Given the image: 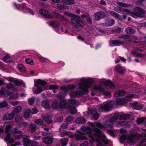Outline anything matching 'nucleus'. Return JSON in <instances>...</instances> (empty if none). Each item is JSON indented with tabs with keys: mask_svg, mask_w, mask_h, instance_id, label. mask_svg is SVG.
Here are the masks:
<instances>
[{
	"mask_svg": "<svg viewBox=\"0 0 146 146\" xmlns=\"http://www.w3.org/2000/svg\"><path fill=\"white\" fill-rule=\"evenodd\" d=\"M41 106L45 109H49L50 107L48 100H45L42 101L41 104Z\"/></svg>",
	"mask_w": 146,
	"mask_h": 146,
	"instance_id": "aec40b11",
	"label": "nucleus"
},
{
	"mask_svg": "<svg viewBox=\"0 0 146 146\" xmlns=\"http://www.w3.org/2000/svg\"><path fill=\"white\" fill-rule=\"evenodd\" d=\"M126 11L129 15L135 19L143 18L145 13V11L143 9L138 7H134L132 11L128 10Z\"/></svg>",
	"mask_w": 146,
	"mask_h": 146,
	"instance_id": "f257e3e1",
	"label": "nucleus"
},
{
	"mask_svg": "<svg viewBox=\"0 0 146 146\" xmlns=\"http://www.w3.org/2000/svg\"><path fill=\"white\" fill-rule=\"evenodd\" d=\"M20 124L22 127H26L28 126L29 124L27 122L25 121H23Z\"/></svg>",
	"mask_w": 146,
	"mask_h": 146,
	"instance_id": "0e129e2a",
	"label": "nucleus"
},
{
	"mask_svg": "<svg viewBox=\"0 0 146 146\" xmlns=\"http://www.w3.org/2000/svg\"><path fill=\"white\" fill-rule=\"evenodd\" d=\"M7 133V134L5 139V140L6 141H8L11 137V134L9 132Z\"/></svg>",
	"mask_w": 146,
	"mask_h": 146,
	"instance_id": "69168bd1",
	"label": "nucleus"
},
{
	"mask_svg": "<svg viewBox=\"0 0 146 146\" xmlns=\"http://www.w3.org/2000/svg\"><path fill=\"white\" fill-rule=\"evenodd\" d=\"M3 126L5 127V133H7L9 132V130L12 127L11 123L9 121H7L4 123Z\"/></svg>",
	"mask_w": 146,
	"mask_h": 146,
	"instance_id": "4468645a",
	"label": "nucleus"
},
{
	"mask_svg": "<svg viewBox=\"0 0 146 146\" xmlns=\"http://www.w3.org/2000/svg\"><path fill=\"white\" fill-rule=\"evenodd\" d=\"M69 139L68 138H64L60 140L61 146H66L67 144V141Z\"/></svg>",
	"mask_w": 146,
	"mask_h": 146,
	"instance_id": "2f4dec72",
	"label": "nucleus"
},
{
	"mask_svg": "<svg viewBox=\"0 0 146 146\" xmlns=\"http://www.w3.org/2000/svg\"><path fill=\"white\" fill-rule=\"evenodd\" d=\"M115 69L120 74H123L126 70L125 67H122L119 64L115 67Z\"/></svg>",
	"mask_w": 146,
	"mask_h": 146,
	"instance_id": "f8f14e48",
	"label": "nucleus"
},
{
	"mask_svg": "<svg viewBox=\"0 0 146 146\" xmlns=\"http://www.w3.org/2000/svg\"><path fill=\"white\" fill-rule=\"evenodd\" d=\"M37 88L35 91V94H38L41 92L43 89L42 88V87L41 86H37L36 87Z\"/></svg>",
	"mask_w": 146,
	"mask_h": 146,
	"instance_id": "49530a36",
	"label": "nucleus"
},
{
	"mask_svg": "<svg viewBox=\"0 0 146 146\" xmlns=\"http://www.w3.org/2000/svg\"><path fill=\"white\" fill-rule=\"evenodd\" d=\"M104 84L105 86L108 87L113 88H115V86L110 80H107L105 81Z\"/></svg>",
	"mask_w": 146,
	"mask_h": 146,
	"instance_id": "393cba45",
	"label": "nucleus"
},
{
	"mask_svg": "<svg viewBox=\"0 0 146 146\" xmlns=\"http://www.w3.org/2000/svg\"><path fill=\"white\" fill-rule=\"evenodd\" d=\"M127 139V136L125 135H121L119 139V141L121 143H123V142L125 140Z\"/></svg>",
	"mask_w": 146,
	"mask_h": 146,
	"instance_id": "8fccbe9b",
	"label": "nucleus"
},
{
	"mask_svg": "<svg viewBox=\"0 0 146 146\" xmlns=\"http://www.w3.org/2000/svg\"><path fill=\"white\" fill-rule=\"evenodd\" d=\"M49 88L50 90H52L54 93H55L56 92V90L58 88V87L57 86L54 85L50 86H49Z\"/></svg>",
	"mask_w": 146,
	"mask_h": 146,
	"instance_id": "a18cd8bd",
	"label": "nucleus"
},
{
	"mask_svg": "<svg viewBox=\"0 0 146 146\" xmlns=\"http://www.w3.org/2000/svg\"><path fill=\"white\" fill-rule=\"evenodd\" d=\"M145 118L141 117L137 119V122L138 124H141L145 121Z\"/></svg>",
	"mask_w": 146,
	"mask_h": 146,
	"instance_id": "5fc2aeb1",
	"label": "nucleus"
},
{
	"mask_svg": "<svg viewBox=\"0 0 146 146\" xmlns=\"http://www.w3.org/2000/svg\"><path fill=\"white\" fill-rule=\"evenodd\" d=\"M7 105V102L6 101H4L0 103V108H4L6 107Z\"/></svg>",
	"mask_w": 146,
	"mask_h": 146,
	"instance_id": "603ef678",
	"label": "nucleus"
},
{
	"mask_svg": "<svg viewBox=\"0 0 146 146\" xmlns=\"http://www.w3.org/2000/svg\"><path fill=\"white\" fill-rule=\"evenodd\" d=\"M86 20L87 22L89 24H92V18L90 16V15H88L87 16V17H86Z\"/></svg>",
	"mask_w": 146,
	"mask_h": 146,
	"instance_id": "3c124183",
	"label": "nucleus"
},
{
	"mask_svg": "<svg viewBox=\"0 0 146 146\" xmlns=\"http://www.w3.org/2000/svg\"><path fill=\"white\" fill-rule=\"evenodd\" d=\"M49 25L53 28H58L60 25V23L57 21H54L51 22Z\"/></svg>",
	"mask_w": 146,
	"mask_h": 146,
	"instance_id": "bb28decb",
	"label": "nucleus"
},
{
	"mask_svg": "<svg viewBox=\"0 0 146 146\" xmlns=\"http://www.w3.org/2000/svg\"><path fill=\"white\" fill-rule=\"evenodd\" d=\"M115 23V20L113 19H110L107 21L106 24L108 27L112 26Z\"/></svg>",
	"mask_w": 146,
	"mask_h": 146,
	"instance_id": "473e14b6",
	"label": "nucleus"
},
{
	"mask_svg": "<svg viewBox=\"0 0 146 146\" xmlns=\"http://www.w3.org/2000/svg\"><path fill=\"white\" fill-rule=\"evenodd\" d=\"M39 12L40 14L44 16L46 18H59L60 17L59 13L55 12H50L45 9H42L40 10Z\"/></svg>",
	"mask_w": 146,
	"mask_h": 146,
	"instance_id": "7ed1b4c3",
	"label": "nucleus"
},
{
	"mask_svg": "<svg viewBox=\"0 0 146 146\" xmlns=\"http://www.w3.org/2000/svg\"><path fill=\"white\" fill-rule=\"evenodd\" d=\"M15 115V114L12 112L5 114L3 116V118L5 120H11L14 118Z\"/></svg>",
	"mask_w": 146,
	"mask_h": 146,
	"instance_id": "dca6fc26",
	"label": "nucleus"
},
{
	"mask_svg": "<svg viewBox=\"0 0 146 146\" xmlns=\"http://www.w3.org/2000/svg\"><path fill=\"white\" fill-rule=\"evenodd\" d=\"M18 68L19 70L21 72H26V70L22 65L21 64L19 65L18 66Z\"/></svg>",
	"mask_w": 146,
	"mask_h": 146,
	"instance_id": "09e8293b",
	"label": "nucleus"
},
{
	"mask_svg": "<svg viewBox=\"0 0 146 146\" xmlns=\"http://www.w3.org/2000/svg\"><path fill=\"white\" fill-rule=\"evenodd\" d=\"M129 105L133 108V109L136 110H141L143 108V105L142 104H138L137 101H134L133 103H131Z\"/></svg>",
	"mask_w": 146,
	"mask_h": 146,
	"instance_id": "9b49d317",
	"label": "nucleus"
},
{
	"mask_svg": "<svg viewBox=\"0 0 146 146\" xmlns=\"http://www.w3.org/2000/svg\"><path fill=\"white\" fill-rule=\"evenodd\" d=\"M106 16L105 13L103 11L96 12L94 14V19L95 21H98L104 18Z\"/></svg>",
	"mask_w": 146,
	"mask_h": 146,
	"instance_id": "9d476101",
	"label": "nucleus"
},
{
	"mask_svg": "<svg viewBox=\"0 0 146 146\" xmlns=\"http://www.w3.org/2000/svg\"><path fill=\"white\" fill-rule=\"evenodd\" d=\"M127 142L130 145H134L135 143V141L132 136H130L128 138Z\"/></svg>",
	"mask_w": 146,
	"mask_h": 146,
	"instance_id": "f704fd0d",
	"label": "nucleus"
},
{
	"mask_svg": "<svg viewBox=\"0 0 146 146\" xmlns=\"http://www.w3.org/2000/svg\"><path fill=\"white\" fill-rule=\"evenodd\" d=\"M75 137L76 140V141H78L82 140H86L87 139L86 137L78 134H76L75 135Z\"/></svg>",
	"mask_w": 146,
	"mask_h": 146,
	"instance_id": "5701e85b",
	"label": "nucleus"
},
{
	"mask_svg": "<svg viewBox=\"0 0 146 146\" xmlns=\"http://www.w3.org/2000/svg\"><path fill=\"white\" fill-rule=\"evenodd\" d=\"M66 102L64 100H62L59 103V108L61 109L65 108L67 106Z\"/></svg>",
	"mask_w": 146,
	"mask_h": 146,
	"instance_id": "cd10ccee",
	"label": "nucleus"
},
{
	"mask_svg": "<svg viewBox=\"0 0 146 146\" xmlns=\"http://www.w3.org/2000/svg\"><path fill=\"white\" fill-rule=\"evenodd\" d=\"M102 131L97 128H94L92 135L96 138L97 142L101 141V139L102 138H105L106 137L105 135L102 134Z\"/></svg>",
	"mask_w": 146,
	"mask_h": 146,
	"instance_id": "20e7f679",
	"label": "nucleus"
},
{
	"mask_svg": "<svg viewBox=\"0 0 146 146\" xmlns=\"http://www.w3.org/2000/svg\"><path fill=\"white\" fill-rule=\"evenodd\" d=\"M96 126L101 129H102L103 128H105V126L102 125L101 123L100 122L97 123L96 124Z\"/></svg>",
	"mask_w": 146,
	"mask_h": 146,
	"instance_id": "bf43d9fd",
	"label": "nucleus"
},
{
	"mask_svg": "<svg viewBox=\"0 0 146 146\" xmlns=\"http://www.w3.org/2000/svg\"><path fill=\"white\" fill-rule=\"evenodd\" d=\"M64 14L68 17H73L71 18V21L77 26L80 27H83L84 26V24L80 20L79 16L67 12H65Z\"/></svg>",
	"mask_w": 146,
	"mask_h": 146,
	"instance_id": "f03ea898",
	"label": "nucleus"
},
{
	"mask_svg": "<svg viewBox=\"0 0 146 146\" xmlns=\"http://www.w3.org/2000/svg\"><path fill=\"white\" fill-rule=\"evenodd\" d=\"M23 145L25 146H29L31 144V141L26 138H24L23 140Z\"/></svg>",
	"mask_w": 146,
	"mask_h": 146,
	"instance_id": "7c9ffc66",
	"label": "nucleus"
},
{
	"mask_svg": "<svg viewBox=\"0 0 146 146\" xmlns=\"http://www.w3.org/2000/svg\"><path fill=\"white\" fill-rule=\"evenodd\" d=\"M111 43L113 44V46H111V44H110V46H118L121 44H123L125 42L123 41H120L118 40H113L111 41Z\"/></svg>",
	"mask_w": 146,
	"mask_h": 146,
	"instance_id": "6ab92c4d",
	"label": "nucleus"
},
{
	"mask_svg": "<svg viewBox=\"0 0 146 146\" xmlns=\"http://www.w3.org/2000/svg\"><path fill=\"white\" fill-rule=\"evenodd\" d=\"M76 123L78 124H84L86 122V120L85 118L83 117H80L76 119L75 120Z\"/></svg>",
	"mask_w": 146,
	"mask_h": 146,
	"instance_id": "412c9836",
	"label": "nucleus"
},
{
	"mask_svg": "<svg viewBox=\"0 0 146 146\" xmlns=\"http://www.w3.org/2000/svg\"><path fill=\"white\" fill-rule=\"evenodd\" d=\"M29 127L31 129V132L33 133L36 131V125L34 124H31L30 125Z\"/></svg>",
	"mask_w": 146,
	"mask_h": 146,
	"instance_id": "58836bf2",
	"label": "nucleus"
},
{
	"mask_svg": "<svg viewBox=\"0 0 146 146\" xmlns=\"http://www.w3.org/2000/svg\"><path fill=\"white\" fill-rule=\"evenodd\" d=\"M64 1V2L66 4L68 5H71L74 3V0H63Z\"/></svg>",
	"mask_w": 146,
	"mask_h": 146,
	"instance_id": "864d4df0",
	"label": "nucleus"
},
{
	"mask_svg": "<svg viewBox=\"0 0 146 146\" xmlns=\"http://www.w3.org/2000/svg\"><path fill=\"white\" fill-rule=\"evenodd\" d=\"M42 141L43 143L45 144H51L53 142V139L49 137H46L42 138Z\"/></svg>",
	"mask_w": 146,
	"mask_h": 146,
	"instance_id": "ddd939ff",
	"label": "nucleus"
},
{
	"mask_svg": "<svg viewBox=\"0 0 146 146\" xmlns=\"http://www.w3.org/2000/svg\"><path fill=\"white\" fill-rule=\"evenodd\" d=\"M94 88L95 90H98L100 92H103V94L106 96H110L111 95V93L110 92L104 91V89L99 85L95 86Z\"/></svg>",
	"mask_w": 146,
	"mask_h": 146,
	"instance_id": "1a4fd4ad",
	"label": "nucleus"
},
{
	"mask_svg": "<svg viewBox=\"0 0 146 146\" xmlns=\"http://www.w3.org/2000/svg\"><path fill=\"white\" fill-rule=\"evenodd\" d=\"M132 137L133 138L134 137L135 139L139 140L142 137L145 136L143 133L141 134L136 133L133 134Z\"/></svg>",
	"mask_w": 146,
	"mask_h": 146,
	"instance_id": "c85d7f7f",
	"label": "nucleus"
},
{
	"mask_svg": "<svg viewBox=\"0 0 146 146\" xmlns=\"http://www.w3.org/2000/svg\"><path fill=\"white\" fill-rule=\"evenodd\" d=\"M73 117L70 116L67 117L66 119V122L68 124L71 123L73 121Z\"/></svg>",
	"mask_w": 146,
	"mask_h": 146,
	"instance_id": "de8ad7c7",
	"label": "nucleus"
},
{
	"mask_svg": "<svg viewBox=\"0 0 146 146\" xmlns=\"http://www.w3.org/2000/svg\"><path fill=\"white\" fill-rule=\"evenodd\" d=\"M31 113V111L29 110H26L24 114L23 117L25 118H27L29 117Z\"/></svg>",
	"mask_w": 146,
	"mask_h": 146,
	"instance_id": "79ce46f5",
	"label": "nucleus"
},
{
	"mask_svg": "<svg viewBox=\"0 0 146 146\" xmlns=\"http://www.w3.org/2000/svg\"><path fill=\"white\" fill-rule=\"evenodd\" d=\"M78 86L81 90H82V89H84L86 90L87 92H88V88L86 87V86L84 85V84L82 83H79L78 84Z\"/></svg>",
	"mask_w": 146,
	"mask_h": 146,
	"instance_id": "a19ab883",
	"label": "nucleus"
},
{
	"mask_svg": "<svg viewBox=\"0 0 146 146\" xmlns=\"http://www.w3.org/2000/svg\"><path fill=\"white\" fill-rule=\"evenodd\" d=\"M128 123V121H122L117 122L116 123V124L118 125H120L123 126L127 124Z\"/></svg>",
	"mask_w": 146,
	"mask_h": 146,
	"instance_id": "37998d69",
	"label": "nucleus"
},
{
	"mask_svg": "<svg viewBox=\"0 0 146 146\" xmlns=\"http://www.w3.org/2000/svg\"><path fill=\"white\" fill-rule=\"evenodd\" d=\"M35 99L34 97H32L30 98H29L28 100L29 104L30 105H33Z\"/></svg>",
	"mask_w": 146,
	"mask_h": 146,
	"instance_id": "13d9d810",
	"label": "nucleus"
},
{
	"mask_svg": "<svg viewBox=\"0 0 146 146\" xmlns=\"http://www.w3.org/2000/svg\"><path fill=\"white\" fill-rule=\"evenodd\" d=\"M67 123H63L61 126V127L64 129H66L68 128V125Z\"/></svg>",
	"mask_w": 146,
	"mask_h": 146,
	"instance_id": "774afa93",
	"label": "nucleus"
},
{
	"mask_svg": "<svg viewBox=\"0 0 146 146\" xmlns=\"http://www.w3.org/2000/svg\"><path fill=\"white\" fill-rule=\"evenodd\" d=\"M94 81L92 79H88L86 80V81L85 84H86V87L88 88H90V85L93 83Z\"/></svg>",
	"mask_w": 146,
	"mask_h": 146,
	"instance_id": "e433bc0d",
	"label": "nucleus"
},
{
	"mask_svg": "<svg viewBox=\"0 0 146 146\" xmlns=\"http://www.w3.org/2000/svg\"><path fill=\"white\" fill-rule=\"evenodd\" d=\"M121 31V28L117 27V28L114 29L113 30L112 32L113 33H120Z\"/></svg>",
	"mask_w": 146,
	"mask_h": 146,
	"instance_id": "e2e57ef3",
	"label": "nucleus"
},
{
	"mask_svg": "<svg viewBox=\"0 0 146 146\" xmlns=\"http://www.w3.org/2000/svg\"><path fill=\"white\" fill-rule=\"evenodd\" d=\"M35 122L38 125H41L43 123V121L41 119H37L35 120Z\"/></svg>",
	"mask_w": 146,
	"mask_h": 146,
	"instance_id": "4d7b16f0",
	"label": "nucleus"
},
{
	"mask_svg": "<svg viewBox=\"0 0 146 146\" xmlns=\"http://www.w3.org/2000/svg\"><path fill=\"white\" fill-rule=\"evenodd\" d=\"M132 53L135 54V56H139V57H142L144 56L143 54L142 53H139L136 52H134L133 53V52Z\"/></svg>",
	"mask_w": 146,
	"mask_h": 146,
	"instance_id": "338daca9",
	"label": "nucleus"
},
{
	"mask_svg": "<svg viewBox=\"0 0 146 146\" xmlns=\"http://www.w3.org/2000/svg\"><path fill=\"white\" fill-rule=\"evenodd\" d=\"M22 108L20 106H18L14 109L13 112L15 114H17L19 113L21 110Z\"/></svg>",
	"mask_w": 146,
	"mask_h": 146,
	"instance_id": "4c0bfd02",
	"label": "nucleus"
},
{
	"mask_svg": "<svg viewBox=\"0 0 146 146\" xmlns=\"http://www.w3.org/2000/svg\"><path fill=\"white\" fill-rule=\"evenodd\" d=\"M119 116V114L118 113H115L114 116L110 118V120L109 121H106V125L111 128H112L114 122H115L118 119Z\"/></svg>",
	"mask_w": 146,
	"mask_h": 146,
	"instance_id": "6e6552de",
	"label": "nucleus"
},
{
	"mask_svg": "<svg viewBox=\"0 0 146 146\" xmlns=\"http://www.w3.org/2000/svg\"><path fill=\"white\" fill-rule=\"evenodd\" d=\"M23 83V81H20L18 80H15L14 81V84L17 86H20Z\"/></svg>",
	"mask_w": 146,
	"mask_h": 146,
	"instance_id": "6e6d98bb",
	"label": "nucleus"
},
{
	"mask_svg": "<svg viewBox=\"0 0 146 146\" xmlns=\"http://www.w3.org/2000/svg\"><path fill=\"white\" fill-rule=\"evenodd\" d=\"M126 93L125 92L123 91L119 90L116 92V94L117 96H123L126 94Z\"/></svg>",
	"mask_w": 146,
	"mask_h": 146,
	"instance_id": "c03bdc74",
	"label": "nucleus"
},
{
	"mask_svg": "<svg viewBox=\"0 0 146 146\" xmlns=\"http://www.w3.org/2000/svg\"><path fill=\"white\" fill-rule=\"evenodd\" d=\"M86 91L87 90L86 89H82L80 91H76L75 93V95L77 97H79L81 96L84 95L85 93L88 92H87Z\"/></svg>",
	"mask_w": 146,
	"mask_h": 146,
	"instance_id": "4be33fe9",
	"label": "nucleus"
},
{
	"mask_svg": "<svg viewBox=\"0 0 146 146\" xmlns=\"http://www.w3.org/2000/svg\"><path fill=\"white\" fill-rule=\"evenodd\" d=\"M51 107L54 109H58L59 108V101L57 99L54 100L52 102L51 105Z\"/></svg>",
	"mask_w": 146,
	"mask_h": 146,
	"instance_id": "a211bd4d",
	"label": "nucleus"
},
{
	"mask_svg": "<svg viewBox=\"0 0 146 146\" xmlns=\"http://www.w3.org/2000/svg\"><path fill=\"white\" fill-rule=\"evenodd\" d=\"M110 13L111 14V16L113 17H115L116 18L118 19L119 20H122V17L115 12L113 11H111L110 12Z\"/></svg>",
	"mask_w": 146,
	"mask_h": 146,
	"instance_id": "b1692460",
	"label": "nucleus"
},
{
	"mask_svg": "<svg viewBox=\"0 0 146 146\" xmlns=\"http://www.w3.org/2000/svg\"><path fill=\"white\" fill-rule=\"evenodd\" d=\"M114 105L113 102L110 101L106 102L103 105H101L100 108L102 111L105 112L108 111L112 109Z\"/></svg>",
	"mask_w": 146,
	"mask_h": 146,
	"instance_id": "39448f33",
	"label": "nucleus"
},
{
	"mask_svg": "<svg viewBox=\"0 0 146 146\" xmlns=\"http://www.w3.org/2000/svg\"><path fill=\"white\" fill-rule=\"evenodd\" d=\"M14 6L17 9H21L25 10L28 13H31L33 15L34 14V12L33 10L31 8L27 7L25 3H23L22 5L17 4L15 3H13Z\"/></svg>",
	"mask_w": 146,
	"mask_h": 146,
	"instance_id": "0eeeda50",
	"label": "nucleus"
},
{
	"mask_svg": "<svg viewBox=\"0 0 146 146\" xmlns=\"http://www.w3.org/2000/svg\"><path fill=\"white\" fill-rule=\"evenodd\" d=\"M119 37L120 38L128 39L129 38L130 35H120Z\"/></svg>",
	"mask_w": 146,
	"mask_h": 146,
	"instance_id": "680f3d73",
	"label": "nucleus"
},
{
	"mask_svg": "<svg viewBox=\"0 0 146 146\" xmlns=\"http://www.w3.org/2000/svg\"><path fill=\"white\" fill-rule=\"evenodd\" d=\"M68 107L71 114H74L76 113L77 111L75 107L74 106L68 105Z\"/></svg>",
	"mask_w": 146,
	"mask_h": 146,
	"instance_id": "a878e982",
	"label": "nucleus"
},
{
	"mask_svg": "<svg viewBox=\"0 0 146 146\" xmlns=\"http://www.w3.org/2000/svg\"><path fill=\"white\" fill-rule=\"evenodd\" d=\"M92 115L93 119L95 120H97L99 117V115L97 112L94 114Z\"/></svg>",
	"mask_w": 146,
	"mask_h": 146,
	"instance_id": "052dcab7",
	"label": "nucleus"
},
{
	"mask_svg": "<svg viewBox=\"0 0 146 146\" xmlns=\"http://www.w3.org/2000/svg\"><path fill=\"white\" fill-rule=\"evenodd\" d=\"M25 61L26 63L30 65H34L35 63L33 59L31 58H26Z\"/></svg>",
	"mask_w": 146,
	"mask_h": 146,
	"instance_id": "c9c22d12",
	"label": "nucleus"
},
{
	"mask_svg": "<svg viewBox=\"0 0 146 146\" xmlns=\"http://www.w3.org/2000/svg\"><path fill=\"white\" fill-rule=\"evenodd\" d=\"M125 31L127 34H132L135 32V30L133 29L130 27L126 28Z\"/></svg>",
	"mask_w": 146,
	"mask_h": 146,
	"instance_id": "ea45409f",
	"label": "nucleus"
},
{
	"mask_svg": "<svg viewBox=\"0 0 146 146\" xmlns=\"http://www.w3.org/2000/svg\"><path fill=\"white\" fill-rule=\"evenodd\" d=\"M81 131L88 134V137L93 141H94L95 139L92 135L94 130L89 126L86 127L82 126L81 128Z\"/></svg>",
	"mask_w": 146,
	"mask_h": 146,
	"instance_id": "423d86ee",
	"label": "nucleus"
},
{
	"mask_svg": "<svg viewBox=\"0 0 146 146\" xmlns=\"http://www.w3.org/2000/svg\"><path fill=\"white\" fill-rule=\"evenodd\" d=\"M3 60L6 63L11 62L12 60L9 56L6 55L3 58Z\"/></svg>",
	"mask_w": 146,
	"mask_h": 146,
	"instance_id": "72a5a7b5",
	"label": "nucleus"
},
{
	"mask_svg": "<svg viewBox=\"0 0 146 146\" xmlns=\"http://www.w3.org/2000/svg\"><path fill=\"white\" fill-rule=\"evenodd\" d=\"M47 84V82L40 79H38L37 80L36 82H35L34 86L35 87H37L38 85L43 86L46 85Z\"/></svg>",
	"mask_w": 146,
	"mask_h": 146,
	"instance_id": "2eb2a0df",
	"label": "nucleus"
},
{
	"mask_svg": "<svg viewBox=\"0 0 146 146\" xmlns=\"http://www.w3.org/2000/svg\"><path fill=\"white\" fill-rule=\"evenodd\" d=\"M127 103V99L125 98H120L116 100V104L118 105L126 104Z\"/></svg>",
	"mask_w": 146,
	"mask_h": 146,
	"instance_id": "f3484780",
	"label": "nucleus"
},
{
	"mask_svg": "<svg viewBox=\"0 0 146 146\" xmlns=\"http://www.w3.org/2000/svg\"><path fill=\"white\" fill-rule=\"evenodd\" d=\"M130 117V115L128 114H124L121 115L119 117V119L120 120L128 119Z\"/></svg>",
	"mask_w": 146,
	"mask_h": 146,
	"instance_id": "c756f323",
	"label": "nucleus"
}]
</instances>
